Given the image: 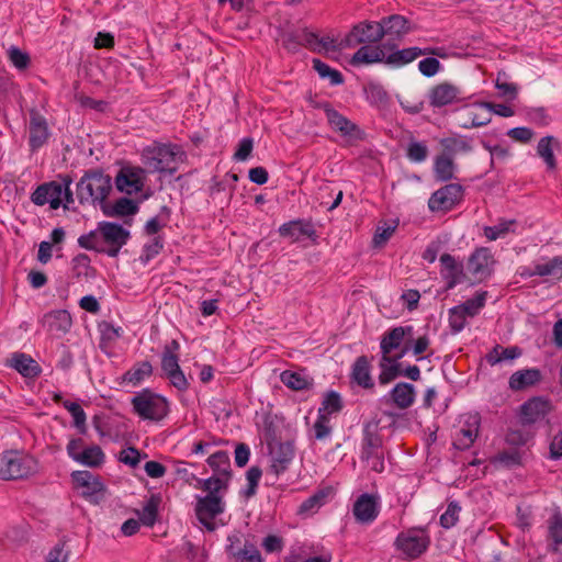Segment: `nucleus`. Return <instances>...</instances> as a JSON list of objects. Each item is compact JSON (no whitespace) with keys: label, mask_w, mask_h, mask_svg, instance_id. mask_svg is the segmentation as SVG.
<instances>
[{"label":"nucleus","mask_w":562,"mask_h":562,"mask_svg":"<svg viewBox=\"0 0 562 562\" xmlns=\"http://www.w3.org/2000/svg\"><path fill=\"white\" fill-rule=\"evenodd\" d=\"M380 367L379 382L382 385L389 384L397 376L403 375L402 364L397 361L381 360Z\"/></svg>","instance_id":"52"},{"label":"nucleus","mask_w":562,"mask_h":562,"mask_svg":"<svg viewBox=\"0 0 562 562\" xmlns=\"http://www.w3.org/2000/svg\"><path fill=\"white\" fill-rule=\"evenodd\" d=\"M72 272L76 278H89L93 276L94 269L91 267L90 257L87 254H78L71 260Z\"/></svg>","instance_id":"53"},{"label":"nucleus","mask_w":562,"mask_h":562,"mask_svg":"<svg viewBox=\"0 0 562 562\" xmlns=\"http://www.w3.org/2000/svg\"><path fill=\"white\" fill-rule=\"evenodd\" d=\"M116 188L121 192L134 194L144 188V170L142 168H122L115 178Z\"/></svg>","instance_id":"22"},{"label":"nucleus","mask_w":562,"mask_h":562,"mask_svg":"<svg viewBox=\"0 0 562 562\" xmlns=\"http://www.w3.org/2000/svg\"><path fill=\"white\" fill-rule=\"evenodd\" d=\"M494 258L486 247L475 249L468 261V269L472 276L482 280L491 276Z\"/></svg>","instance_id":"24"},{"label":"nucleus","mask_w":562,"mask_h":562,"mask_svg":"<svg viewBox=\"0 0 562 562\" xmlns=\"http://www.w3.org/2000/svg\"><path fill=\"white\" fill-rule=\"evenodd\" d=\"M63 406L71 414L74 418V426L78 429L79 434H87V425H86V413L82 407L76 403L70 401L63 402Z\"/></svg>","instance_id":"51"},{"label":"nucleus","mask_w":562,"mask_h":562,"mask_svg":"<svg viewBox=\"0 0 562 562\" xmlns=\"http://www.w3.org/2000/svg\"><path fill=\"white\" fill-rule=\"evenodd\" d=\"M351 378L363 389H372L374 386L370 374V363L366 356H360L356 359L352 366Z\"/></svg>","instance_id":"37"},{"label":"nucleus","mask_w":562,"mask_h":562,"mask_svg":"<svg viewBox=\"0 0 562 562\" xmlns=\"http://www.w3.org/2000/svg\"><path fill=\"white\" fill-rule=\"evenodd\" d=\"M72 482L77 487L82 488L81 495L85 498H92L97 494L104 491V485L98 475L90 471L80 470L71 473Z\"/></svg>","instance_id":"27"},{"label":"nucleus","mask_w":562,"mask_h":562,"mask_svg":"<svg viewBox=\"0 0 562 562\" xmlns=\"http://www.w3.org/2000/svg\"><path fill=\"white\" fill-rule=\"evenodd\" d=\"M367 101L374 106H384L389 102V94L384 87L376 82H369L363 88Z\"/></svg>","instance_id":"45"},{"label":"nucleus","mask_w":562,"mask_h":562,"mask_svg":"<svg viewBox=\"0 0 562 562\" xmlns=\"http://www.w3.org/2000/svg\"><path fill=\"white\" fill-rule=\"evenodd\" d=\"M98 329L100 331L99 347L103 352L109 355L114 344L122 337L123 328L103 321L99 323Z\"/></svg>","instance_id":"34"},{"label":"nucleus","mask_w":562,"mask_h":562,"mask_svg":"<svg viewBox=\"0 0 562 562\" xmlns=\"http://www.w3.org/2000/svg\"><path fill=\"white\" fill-rule=\"evenodd\" d=\"M486 296V291L477 292L472 299H468L465 302L457 305V308H461L468 317H474L485 306Z\"/></svg>","instance_id":"48"},{"label":"nucleus","mask_w":562,"mask_h":562,"mask_svg":"<svg viewBox=\"0 0 562 562\" xmlns=\"http://www.w3.org/2000/svg\"><path fill=\"white\" fill-rule=\"evenodd\" d=\"M31 201L37 206L49 204L52 210L61 206V180L40 184L31 194Z\"/></svg>","instance_id":"15"},{"label":"nucleus","mask_w":562,"mask_h":562,"mask_svg":"<svg viewBox=\"0 0 562 562\" xmlns=\"http://www.w3.org/2000/svg\"><path fill=\"white\" fill-rule=\"evenodd\" d=\"M378 428L379 420H369L363 424L360 458L368 463L372 471L381 473L385 467L383 441Z\"/></svg>","instance_id":"5"},{"label":"nucleus","mask_w":562,"mask_h":562,"mask_svg":"<svg viewBox=\"0 0 562 562\" xmlns=\"http://www.w3.org/2000/svg\"><path fill=\"white\" fill-rule=\"evenodd\" d=\"M463 187L459 183H448L436 190L428 200L431 212H449L462 201Z\"/></svg>","instance_id":"11"},{"label":"nucleus","mask_w":562,"mask_h":562,"mask_svg":"<svg viewBox=\"0 0 562 562\" xmlns=\"http://www.w3.org/2000/svg\"><path fill=\"white\" fill-rule=\"evenodd\" d=\"M552 409V403L548 397L533 396L520 405V422L524 426L532 425L543 419Z\"/></svg>","instance_id":"13"},{"label":"nucleus","mask_w":562,"mask_h":562,"mask_svg":"<svg viewBox=\"0 0 562 562\" xmlns=\"http://www.w3.org/2000/svg\"><path fill=\"white\" fill-rule=\"evenodd\" d=\"M205 562L204 555L199 552V548L186 540L177 547L176 551L169 552L167 562Z\"/></svg>","instance_id":"35"},{"label":"nucleus","mask_w":562,"mask_h":562,"mask_svg":"<svg viewBox=\"0 0 562 562\" xmlns=\"http://www.w3.org/2000/svg\"><path fill=\"white\" fill-rule=\"evenodd\" d=\"M442 147V155L453 158L458 153H469L472 150L470 139L462 136L445 137L440 140Z\"/></svg>","instance_id":"43"},{"label":"nucleus","mask_w":562,"mask_h":562,"mask_svg":"<svg viewBox=\"0 0 562 562\" xmlns=\"http://www.w3.org/2000/svg\"><path fill=\"white\" fill-rule=\"evenodd\" d=\"M442 266L441 276L446 280V289L451 290L464 279L463 266L458 263L453 256L443 254L440 257Z\"/></svg>","instance_id":"29"},{"label":"nucleus","mask_w":562,"mask_h":562,"mask_svg":"<svg viewBox=\"0 0 562 562\" xmlns=\"http://www.w3.org/2000/svg\"><path fill=\"white\" fill-rule=\"evenodd\" d=\"M281 237L290 238L293 243L306 237L313 243L317 241L318 235L312 220L297 218L282 224L279 227Z\"/></svg>","instance_id":"16"},{"label":"nucleus","mask_w":562,"mask_h":562,"mask_svg":"<svg viewBox=\"0 0 562 562\" xmlns=\"http://www.w3.org/2000/svg\"><path fill=\"white\" fill-rule=\"evenodd\" d=\"M5 366L14 369L25 379H36L42 373V368L30 355L24 352H13L5 359Z\"/></svg>","instance_id":"21"},{"label":"nucleus","mask_w":562,"mask_h":562,"mask_svg":"<svg viewBox=\"0 0 562 562\" xmlns=\"http://www.w3.org/2000/svg\"><path fill=\"white\" fill-rule=\"evenodd\" d=\"M456 164L453 158L438 155L434 161V173L437 181L447 182L454 178Z\"/></svg>","instance_id":"41"},{"label":"nucleus","mask_w":562,"mask_h":562,"mask_svg":"<svg viewBox=\"0 0 562 562\" xmlns=\"http://www.w3.org/2000/svg\"><path fill=\"white\" fill-rule=\"evenodd\" d=\"M281 382L293 391H304L312 387V382L301 373L285 370L280 375Z\"/></svg>","instance_id":"46"},{"label":"nucleus","mask_w":562,"mask_h":562,"mask_svg":"<svg viewBox=\"0 0 562 562\" xmlns=\"http://www.w3.org/2000/svg\"><path fill=\"white\" fill-rule=\"evenodd\" d=\"M352 513L360 524L373 522L380 513L379 496L368 493L361 494L353 503Z\"/></svg>","instance_id":"19"},{"label":"nucleus","mask_w":562,"mask_h":562,"mask_svg":"<svg viewBox=\"0 0 562 562\" xmlns=\"http://www.w3.org/2000/svg\"><path fill=\"white\" fill-rule=\"evenodd\" d=\"M261 475L262 470L259 467L254 465L248 469V471L246 472V479L248 484L247 487L241 491L243 496H245L246 498H250L256 495Z\"/></svg>","instance_id":"56"},{"label":"nucleus","mask_w":562,"mask_h":562,"mask_svg":"<svg viewBox=\"0 0 562 562\" xmlns=\"http://www.w3.org/2000/svg\"><path fill=\"white\" fill-rule=\"evenodd\" d=\"M480 420L477 417H471L465 423V427L459 429L452 441V446L460 451H464L472 447L479 435Z\"/></svg>","instance_id":"30"},{"label":"nucleus","mask_w":562,"mask_h":562,"mask_svg":"<svg viewBox=\"0 0 562 562\" xmlns=\"http://www.w3.org/2000/svg\"><path fill=\"white\" fill-rule=\"evenodd\" d=\"M77 243L79 247L86 250H93L100 254V248H103V246L101 240V232L99 231V225L95 229L90 231L88 234L79 236Z\"/></svg>","instance_id":"55"},{"label":"nucleus","mask_w":562,"mask_h":562,"mask_svg":"<svg viewBox=\"0 0 562 562\" xmlns=\"http://www.w3.org/2000/svg\"><path fill=\"white\" fill-rule=\"evenodd\" d=\"M559 140L553 136H544L538 142L537 154L543 159L548 170L552 171L557 168L553 148L559 147Z\"/></svg>","instance_id":"40"},{"label":"nucleus","mask_w":562,"mask_h":562,"mask_svg":"<svg viewBox=\"0 0 562 562\" xmlns=\"http://www.w3.org/2000/svg\"><path fill=\"white\" fill-rule=\"evenodd\" d=\"M280 40L282 46L292 54L300 50L302 46L311 49L312 44L316 43V33L307 29H292L289 31H281Z\"/></svg>","instance_id":"18"},{"label":"nucleus","mask_w":562,"mask_h":562,"mask_svg":"<svg viewBox=\"0 0 562 562\" xmlns=\"http://www.w3.org/2000/svg\"><path fill=\"white\" fill-rule=\"evenodd\" d=\"M29 133V145L33 153L44 146L50 135L46 119L37 110L30 111Z\"/></svg>","instance_id":"20"},{"label":"nucleus","mask_w":562,"mask_h":562,"mask_svg":"<svg viewBox=\"0 0 562 562\" xmlns=\"http://www.w3.org/2000/svg\"><path fill=\"white\" fill-rule=\"evenodd\" d=\"M460 89L450 83L441 82L434 86L428 92L429 105L432 108H442L460 100Z\"/></svg>","instance_id":"25"},{"label":"nucleus","mask_w":562,"mask_h":562,"mask_svg":"<svg viewBox=\"0 0 562 562\" xmlns=\"http://www.w3.org/2000/svg\"><path fill=\"white\" fill-rule=\"evenodd\" d=\"M539 277H553L562 279V257L555 256L544 263H536V272Z\"/></svg>","instance_id":"50"},{"label":"nucleus","mask_w":562,"mask_h":562,"mask_svg":"<svg viewBox=\"0 0 562 562\" xmlns=\"http://www.w3.org/2000/svg\"><path fill=\"white\" fill-rule=\"evenodd\" d=\"M541 379V371L537 368H530L514 372L509 378L508 384L513 391H521L536 385Z\"/></svg>","instance_id":"31"},{"label":"nucleus","mask_w":562,"mask_h":562,"mask_svg":"<svg viewBox=\"0 0 562 562\" xmlns=\"http://www.w3.org/2000/svg\"><path fill=\"white\" fill-rule=\"evenodd\" d=\"M112 189L111 178L101 170L87 171L77 183L80 204L103 202Z\"/></svg>","instance_id":"4"},{"label":"nucleus","mask_w":562,"mask_h":562,"mask_svg":"<svg viewBox=\"0 0 562 562\" xmlns=\"http://www.w3.org/2000/svg\"><path fill=\"white\" fill-rule=\"evenodd\" d=\"M549 533L554 542L555 551L562 554V518L555 517L549 527Z\"/></svg>","instance_id":"64"},{"label":"nucleus","mask_w":562,"mask_h":562,"mask_svg":"<svg viewBox=\"0 0 562 562\" xmlns=\"http://www.w3.org/2000/svg\"><path fill=\"white\" fill-rule=\"evenodd\" d=\"M383 26L380 21H362L353 25L340 42L341 47H356L360 44H374L383 40Z\"/></svg>","instance_id":"8"},{"label":"nucleus","mask_w":562,"mask_h":562,"mask_svg":"<svg viewBox=\"0 0 562 562\" xmlns=\"http://www.w3.org/2000/svg\"><path fill=\"white\" fill-rule=\"evenodd\" d=\"M161 497L158 494H153L146 502L145 506L140 512H137L139 521L146 527H153L158 518V507L160 505Z\"/></svg>","instance_id":"44"},{"label":"nucleus","mask_w":562,"mask_h":562,"mask_svg":"<svg viewBox=\"0 0 562 562\" xmlns=\"http://www.w3.org/2000/svg\"><path fill=\"white\" fill-rule=\"evenodd\" d=\"M38 471L37 460L18 450L4 451L0 454V479L23 480Z\"/></svg>","instance_id":"2"},{"label":"nucleus","mask_w":562,"mask_h":562,"mask_svg":"<svg viewBox=\"0 0 562 562\" xmlns=\"http://www.w3.org/2000/svg\"><path fill=\"white\" fill-rule=\"evenodd\" d=\"M344 400L341 395L336 391H327L323 395L321 406L317 409L318 415H325L330 418L331 416L338 415L344 409Z\"/></svg>","instance_id":"38"},{"label":"nucleus","mask_w":562,"mask_h":562,"mask_svg":"<svg viewBox=\"0 0 562 562\" xmlns=\"http://www.w3.org/2000/svg\"><path fill=\"white\" fill-rule=\"evenodd\" d=\"M137 211V205L128 198L119 199L113 206V214L117 216L134 215Z\"/></svg>","instance_id":"63"},{"label":"nucleus","mask_w":562,"mask_h":562,"mask_svg":"<svg viewBox=\"0 0 562 562\" xmlns=\"http://www.w3.org/2000/svg\"><path fill=\"white\" fill-rule=\"evenodd\" d=\"M9 59L20 70H24L30 65V56L16 46H11L8 50Z\"/></svg>","instance_id":"62"},{"label":"nucleus","mask_w":562,"mask_h":562,"mask_svg":"<svg viewBox=\"0 0 562 562\" xmlns=\"http://www.w3.org/2000/svg\"><path fill=\"white\" fill-rule=\"evenodd\" d=\"M396 44L382 43L381 45L372 46L364 44L352 56L351 64L353 66L370 65L374 63L385 64V50L395 48Z\"/></svg>","instance_id":"23"},{"label":"nucleus","mask_w":562,"mask_h":562,"mask_svg":"<svg viewBox=\"0 0 562 562\" xmlns=\"http://www.w3.org/2000/svg\"><path fill=\"white\" fill-rule=\"evenodd\" d=\"M104 461L105 454L98 445H91L82 449L80 456H77L76 460V462L89 468H100Z\"/></svg>","instance_id":"42"},{"label":"nucleus","mask_w":562,"mask_h":562,"mask_svg":"<svg viewBox=\"0 0 562 562\" xmlns=\"http://www.w3.org/2000/svg\"><path fill=\"white\" fill-rule=\"evenodd\" d=\"M153 366L149 361H138L122 375V382L138 386L153 374Z\"/></svg>","instance_id":"36"},{"label":"nucleus","mask_w":562,"mask_h":562,"mask_svg":"<svg viewBox=\"0 0 562 562\" xmlns=\"http://www.w3.org/2000/svg\"><path fill=\"white\" fill-rule=\"evenodd\" d=\"M325 112L326 119L330 127L339 132L341 136L349 137L353 140H363L366 133L348 117L335 110L329 102H323L317 105Z\"/></svg>","instance_id":"10"},{"label":"nucleus","mask_w":562,"mask_h":562,"mask_svg":"<svg viewBox=\"0 0 562 562\" xmlns=\"http://www.w3.org/2000/svg\"><path fill=\"white\" fill-rule=\"evenodd\" d=\"M413 326H396L385 331L381 337L380 349L382 361L389 360V356L398 349L405 340L413 337Z\"/></svg>","instance_id":"17"},{"label":"nucleus","mask_w":562,"mask_h":562,"mask_svg":"<svg viewBox=\"0 0 562 562\" xmlns=\"http://www.w3.org/2000/svg\"><path fill=\"white\" fill-rule=\"evenodd\" d=\"M468 316L461 311L453 306L449 310V326L452 334L460 333L467 325Z\"/></svg>","instance_id":"61"},{"label":"nucleus","mask_w":562,"mask_h":562,"mask_svg":"<svg viewBox=\"0 0 562 562\" xmlns=\"http://www.w3.org/2000/svg\"><path fill=\"white\" fill-rule=\"evenodd\" d=\"M44 324L49 331L66 334L71 328L72 319L68 311L56 310L44 315Z\"/></svg>","instance_id":"33"},{"label":"nucleus","mask_w":562,"mask_h":562,"mask_svg":"<svg viewBox=\"0 0 562 562\" xmlns=\"http://www.w3.org/2000/svg\"><path fill=\"white\" fill-rule=\"evenodd\" d=\"M406 156L411 161L422 162L428 156V148L424 143L412 140L407 145Z\"/></svg>","instance_id":"59"},{"label":"nucleus","mask_w":562,"mask_h":562,"mask_svg":"<svg viewBox=\"0 0 562 562\" xmlns=\"http://www.w3.org/2000/svg\"><path fill=\"white\" fill-rule=\"evenodd\" d=\"M335 491L331 486H324L316 490L308 498L299 506L297 514L301 516H312L316 514L334 496Z\"/></svg>","instance_id":"28"},{"label":"nucleus","mask_w":562,"mask_h":562,"mask_svg":"<svg viewBox=\"0 0 562 562\" xmlns=\"http://www.w3.org/2000/svg\"><path fill=\"white\" fill-rule=\"evenodd\" d=\"M233 558L236 562H262L260 551L248 541L243 544L241 550L233 551Z\"/></svg>","instance_id":"54"},{"label":"nucleus","mask_w":562,"mask_h":562,"mask_svg":"<svg viewBox=\"0 0 562 562\" xmlns=\"http://www.w3.org/2000/svg\"><path fill=\"white\" fill-rule=\"evenodd\" d=\"M415 387L411 383L400 382L390 392L392 403L400 409L411 407L415 402Z\"/></svg>","instance_id":"32"},{"label":"nucleus","mask_w":562,"mask_h":562,"mask_svg":"<svg viewBox=\"0 0 562 562\" xmlns=\"http://www.w3.org/2000/svg\"><path fill=\"white\" fill-rule=\"evenodd\" d=\"M164 248V238L161 236H155L149 243L143 248L140 260L145 263L155 258Z\"/></svg>","instance_id":"60"},{"label":"nucleus","mask_w":562,"mask_h":562,"mask_svg":"<svg viewBox=\"0 0 562 562\" xmlns=\"http://www.w3.org/2000/svg\"><path fill=\"white\" fill-rule=\"evenodd\" d=\"M460 512L461 507L458 502H450L446 512L440 516V525L446 529L453 527L459 520Z\"/></svg>","instance_id":"58"},{"label":"nucleus","mask_w":562,"mask_h":562,"mask_svg":"<svg viewBox=\"0 0 562 562\" xmlns=\"http://www.w3.org/2000/svg\"><path fill=\"white\" fill-rule=\"evenodd\" d=\"M187 158L186 151L176 144H159L146 146L142 151V160L151 171L165 172L170 176L178 170L175 165L177 160L183 161Z\"/></svg>","instance_id":"1"},{"label":"nucleus","mask_w":562,"mask_h":562,"mask_svg":"<svg viewBox=\"0 0 562 562\" xmlns=\"http://www.w3.org/2000/svg\"><path fill=\"white\" fill-rule=\"evenodd\" d=\"M134 414L144 420L160 422L169 414L167 398L146 387L132 397Z\"/></svg>","instance_id":"3"},{"label":"nucleus","mask_w":562,"mask_h":562,"mask_svg":"<svg viewBox=\"0 0 562 562\" xmlns=\"http://www.w3.org/2000/svg\"><path fill=\"white\" fill-rule=\"evenodd\" d=\"M99 231L101 232L103 246V248H100V254H105L112 258L119 256L120 250L131 237L130 231L114 222H99Z\"/></svg>","instance_id":"7"},{"label":"nucleus","mask_w":562,"mask_h":562,"mask_svg":"<svg viewBox=\"0 0 562 562\" xmlns=\"http://www.w3.org/2000/svg\"><path fill=\"white\" fill-rule=\"evenodd\" d=\"M195 515L198 520L209 531H214L216 525L214 519L225 510V503L220 495L207 494L205 496H199L195 504Z\"/></svg>","instance_id":"9"},{"label":"nucleus","mask_w":562,"mask_h":562,"mask_svg":"<svg viewBox=\"0 0 562 562\" xmlns=\"http://www.w3.org/2000/svg\"><path fill=\"white\" fill-rule=\"evenodd\" d=\"M396 46H398L396 44ZM441 48L436 47H427V48H420L417 46L414 47H407L403 49H398L397 47L392 49L385 50V65H389L391 67H403L415 59H417L420 56L424 55H435L439 57H445L446 55L441 53Z\"/></svg>","instance_id":"12"},{"label":"nucleus","mask_w":562,"mask_h":562,"mask_svg":"<svg viewBox=\"0 0 562 562\" xmlns=\"http://www.w3.org/2000/svg\"><path fill=\"white\" fill-rule=\"evenodd\" d=\"M517 224L516 220H501L497 225L494 226H485L484 227V236L488 240H496L498 238H504L509 232L515 231V226Z\"/></svg>","instance_id":"49"},{"label":"nucleus","mask_w":562,"mask_h":562,"mask_svg":"<svg viewBox=\"0 0 562 562\" xmlns=\"http://www.w3.org/2000/svg\"><path fill=\"white\" fill-rule=\"evenodd\" d=\"M207 464L214 471L215 476H221L229 482L232 477L231 459L226 451L220 450L207 458Z\"/></svg>","instance_id":"39"},{"label":"nucleus","mask_w":562,"mask_h":562,"mask_svg":"<svg viewBox=\"0 0 562 562\" xmlns=\"http://www.w3.org/2000/svg\"><path fill=\"white\" fill-rule=\"evenodd\" d=\"M271 453V471L279 475L289 469L294 458V445L290 441L278 442L276 447L269 443Z\"/></svg>","instance_id":"26"},{"label":"nucleus","mask_w":562,"mask_h":562,"mask_svg":"<svg viewBox=\"0 0 562 562\" xmlns=\"http://www.w3.org/2000/svg\"><path fill=\"white\" fill-rule=\"evenodd\" d=\"M380 22L384 29L382 30L383 38L385 37L384 43L396 44L414 30L412 22L401 14L384 16Z\"/></svg>","instance_id":"14"},{"label":"nucleus","mask_w":562,"mask_h":562,"mask_svg":"<svg viewBox=\"0 0 562 562\" xmlns=\"http://www.w3.org/2000/svg\"><path fill=\"white\" fill-rule=\"evenodd\" d=\"M313 69L319 75L321 78H327L333 86L344 83V76L340 71L331 68L326 63L318 58L312 60Z\"/></svg>","instance_id":"47"},{"label":"nucleus","mask_w":562,"mask_h":562,"mask_svg":"<svg viewBox=\"0 0 562 562\" xmlns=\"http://www.w3.org/2000/svg\"><path fill=\"white\" fill-rule=\"evenodd\" d=\"M314 438L316 440H325L327 439L333 431V427L330 425V418L325 417V415H318L313 425Z\"/></svg>","instance_id":"57"},{"label":"nucleus","mask_w":562,"mask_h":562,"mask_svg":"<svg viewBox=\"0 0 562 562\" xmlns=\"http://www.w3.org/2000/svg\"><path fill=\"white\" fill-rule=\"evenodd\" d=\"M430 538L424 528H409L401 531L395 541V549L408 559L420 557L429 547Z\"/></svg>","instance_id":"6"}]
</instances>
